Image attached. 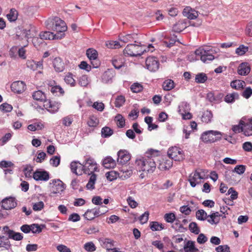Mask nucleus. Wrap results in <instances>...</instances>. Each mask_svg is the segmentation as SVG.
Here are the masks:
<instances>
[{
  "instance_id": "0e129e2a",
  "label": "nucleus",
  "mask_w": 252,
  "mask_h": 252,
  "mask_svg": "<svg viewBox=\"0 0 252 252\" xmlns=\"http://www.w3.org/2000/svg\"><path fill=\"white\" fill-rule=\"evenodd\" d=\"M50 164L55 167H57L60 163V157L58 156L53 157L50 160Z\"/></svg>"
},
{
  "instance_id": "cd10ccee",
  "label": "nucleus",
  "mask_w": 252,
  "mask_h": 252,
  "mask_svg": "<svg viewBox=\"0 0 252 252\" xmlns=\"http://www.w3.org/2000/svg\"><path fill=\"white\" fill-rule=\"evenodd\" d=\"M114 77V72L112 70H108L104 72L102 76V79L103 82L107 83L112 80Z\"/></svg>"
},
{
  "instance_id": "f257e3e1",
  "label": "nucleus",
  "mask_w": 252,
  "mask_h": 252,
  "mask_svg": "<svg viewBox=\"0 0 252 252\" xmlns=\"http://www.w3.org/2000/svg\"><path fill=\"white\" fill-rule=\"evenodd\" d=\"M158 151L153 149L149 150L146 153V156L136 160L138 169L146 173H153L156 168L155 154Z\"/></svg>"
},
{
  "instance_id": "09e8293b",
  "label": "nucleus",
  "mask_w": 252,
  "mask_h": 252,
  "mask_svg": "<svg viewBox=\"0 0 252 252\" xmlns=\"http://www.w3.org/2000/svg\"><path fill=\"white\" fill-rule=\"evenodd\" d=\"M245 124V122L241 120L239 122V125L233 126L232 127V130L235 133H239L240 132H243L244 129V125Z\"/></svg>"
},
{
  "instance_id": "9d476101",
  "label": "nucleus",
  "mask_w": 252,
  "mask_h": 252,
  "mask_svg": "<svg viewBox=\"0 0 252 252\" xmlns=\"http://www.w3.org/2000/svg\"><path fill=\"white\" fill-rule=\"evenodd\" d=\"M119 40L124 43L132 42L140 44L139 38L138 34L135 33L127 34L126 35L121 34L119 35Z\"/></svg>"
},
{
  "instance_id": "e2e57ef3",
  "label": "nucleus",
  "mask_w": 252,
  "mask_h": 252,
  "mask_svg": "<svg viewBox=\"0 0 252 252\" xmlns=\"http://www.w3.org/2000/svg\"><path fill=\"white\" fill-rule=\"evenodd\" d=\"M217 252H230V248L227 245H220L216 248Z\"/></svg>"
},
{
  "instance_id": "5701e85b",
  "label": "nucleus",
  "mask_w": 252,
  "mask_h": 252,
  "mask_svg": "<svg viewBox=\"0 0 252 252\" xmlns=\"http://www.w3.org/2000/svg\"><path fill=\"white\" fill-rule=\"evenodd\" d=\"M99 242L101 246L108 251L114 246V241L109 238H100Z\"/></svg>"
},
{
  "instance_id": "4468645a",
  "label": "nucleus",
  "mask_w": 252,
  "mask_h": 252,
  "mask_svg": "<svg viewBox=\"0 0 252 252\" xmlns=\"http://www.w3.org/2000/svg\"><path fill=\"white\" fill-rule=\"evenodd\" d=\"M44 107L49 112L55 113L58 111L59 104L55 101L45 100L44 102Z\"/></svg>"
},
{
  "instance_id": "79ce46f5",
  "label": "nucleus",
  "mask_w": 252,
  "mask_h": 252,
  "mask_svg": "<svg viewBox=\"0 0 252 252\" xmlns=\"http://www.w3.org/2000/svg\"><path fill=\"white\" fill-rule=\"evenodd\" d=\"M117 125L119 127H123L125 126V119L121 114H118L115 118Z\"/></svg>"
},
{
  "instance_id": "69168bd1",
  "label": "nucleus",
  "mask_w": 252,
  "mask_h": 252,
  "mask_svg": "<svg viewBox=\"0 0 252 252\" xmlns=\"http://www.w3.org/2000/svg\"><path fill=\"white\" fill-rule=\"evenodd\" d=\"M252 95V89L251 87H247L242 93V96L245 98H249Z\"/></svg>"
},
{
  "instance_id": "603ef678",
  "label": "nucleus",
  "mask_w": 252,
  "mask_h": 252,
  "mask_svg": "<svg viewBox=\"0 0 252 252\" xmlns=\"http://www.w3.org/2000/svg\"><path fill=\"white\" fill-rule=\"evenodd\" d=\"M189 229L192 232L195 234H198L200 232V229L197 224L195 222L190 223L189 225Z\"/></svg>"
},
{
  "instance_id": "b1692460",
  "label": "nucleus",
  "mask_w": 252,
  "mask_h": 252,
  "mask_svg": "<svg viewBox=\"0 0 252 252\" xmlns=\"http://www.w3.org/2000/svg\"><path fill=\"white\" fill-rule=\"evenodd\" d=\"M53 65L57 72H62L64 68V63L60 58H56L53 61Z\"/></svg>"
},
{
  "instance_id": "2f4dec72",
  "label": "nucleus",
  "mask_w": 252,
  "mask_h": 252,
  "mask_svg": "<svg viewBox=\"0 0 252 252\" xmlns=\"http://www.w3.org/2000/svg\"><path fill=\"white\" fill-rule=\"evenodd\" d=\"M18 14L17 11L14 8H12L9 13L6 15V17L9 21L14 22L17 20Z\"/></svg>"
},
{
  "instance_id": "7c9ffc66",
  "label": "nucleus",
  "mask_w": 252,
  "mask_h": 252,
  "mask_svg": "<svg viewBox=\"0 0 252 252\" xmlns=\"http://www.w3.org/2000/svg\"><path fill=\"white\" fill-rule=\"evenodd\" d=\"M86 55L90 60L97 62V52L95 50L93 49H88L86 51Z\"/></svg>"
},
{
  "instance_id": "a878e982",
  "label": "nucleus",
  "mask_w": 252,
  "mask_h": 252,
  "mask_svg": "<svg viewBox=\"0 0 252 252\" xmlns=\"http://www.w3.org/2000/svg\"><path fill=\"white\" fill-rule=\"evenodd\" d=\"M250 67L247 63H242L239 66L238 73L241 75H246L250 72Z\"/></svg>"
},
{
  "instance_id": "6e6d98bb",
  "label": "nucleus",
  "mask_w": 252,
  "mask_h": 252,
  "mask_svg": "<svg viewBox=\"0 0 252 252\" xmlns=\"http://www.w3.org/2000/svg\"><path fill=\"white\" fill-rule=\"evenodd\" d=\"M89 84L88 77L87 75H82L79 80V84L82 87H86Z\"/></svg>"
},
{
  "instance_id": "0eeeda50",
  "label": "nucleus",
  "mask_w": 252,
  "mask_h": 252,
  "mask_svg": "<svg viewBox=\"0 0 252 252\" xmlns=\"http://www.w3.org/2000/svg\"><path fill=\"white\" fill-rule=\"evenodd\" d=\"M50 184H52L51 187V193L56 194L63 192L65 189L64 184L60 180H53Z\"/></svg>"
},
{
  "instance_id": "f3484780",
  "label": "nucleus",
  "mask_w": 252,
  "mask_h": 252,
  "mask_svg": "<svg viewBox=\"0 0 252 252\" xmlns=\"http://www.w3.org/2000/svg\"><path fill=\"white\" fill-rule=\"evenodd\" d=\"M203 179L204 178L200 175V173L197 170H195L193 173L190 174L188 181L190 183V186L194 188L196 186V184L200 183L199 182L197 181V180Z\"/></svg>"
},
{
  "instance_id": "f03ea898",
  "label": "nucleus",
  "mask_w": 252,
  "mask_h": 252,
  "mask_svg": "<svg viewBox=\"0 0 252 252\" xmlns=\"http://www.w3.org/2000/svg\"><path fill=\"white\" fill-rule=\"evenodd\" d=\"M45 25L47 29L56 31V34L64 33L67 29L66 23L58 17L49 18L45 22Z\"/></svg>"
},
{
  "instance_id": "864d4df0",
  "label": "nucleus",
  "mask_w": 252,
  "mask_h": 252,
  "mask_svg": "<svg viewBox=\"0 0 252 252\" xmlns=\"http://www.w3.org/2000/svg\"><path fill=\"white\" fill-rule=\"evenodd\" d=\"M248 51V47L245 46L243 45H241L236 49L235 52L238 55L242 56L244 55Z\"/></svg>"
},
{
  "instance_id": "680f3d73",
  "label": "nucleus",
  "mask_w": 252,
  "mask_h": 252,
  "mask_svg": "<svg viewBox=\"0 0 252 252\" xmlns=\"http://www.w3.org/2000/svg\"><path fill=\"white\" fill-rule=\"evenodd\" d=\"M31 231L33 233H39L41 232L42 228L38 224H32L31 225Z\"/></svg>"
},
{
  "instance_id": "37998d69",
  "label": "nucleus",
  "mask_w": 252,
  "mask_h": 252,
  "mask_svg": "<svg viewBox=\"0 0 252 252\" xmlns=\"http://www.w3.org/2000/svg\"><path fill=\"white\" fill-rule=\"evenodd\" d=\"M96 176L95 174H93L90 177V180L86 185L88 189H93L94 188V184L96 181Z\"/></svg>"
},
{
  "instance_id": "412c9836",
  "label": "nucleus",
  "mask_w": 252,
  "mask_h": 252,
  "mask_svg": "<svg viewBox=\"0 0 252 252\" xmlns=\"http://www.w3.org/2000/svg\"><path fill=\"white\" fill-rule=\"evenodd\" d=\"M102 165L105 168H113L116 166V162L111 157L108 156L103 159Z\"/></svg>"
},
{
  "instance_id": "c85d7f7f",
  "label": "nucleus",
  "mask_w": 252,
  "mask_h": 252,
  "mask_svg": "<svg viewBox=\"0 0 252 252\" xmlns=\"http://www.w3.org/2000/svg\"><path fill=\"white\" fill-rule=\"evenodd\" d=\"M185 252H194L198 251V249L194 246V243L193 241H188L184 247Z\"/></svg>"
},
{
  "instance_id": "7ed1b4c3",
  "label": "nucleus",
  "mask_w": 252,
  "mask_h": 252,
  "mask_svg": "<svg viewBox=\"0 0 252 252\" xmlns=\"http://www.w3.org/2000/svg\"><path fill=\"white\" fill-rule=\"evenodd\" d=\"M140 44H129L124 50L125 56L130 57H137L142 55L146 51Z\"/></svg>"
},
{
  "instance_id": "ea45409f",
  "label": "nucleus",
  "mask_w": 252,
  "mask_h": 252,
  "mask_svg": "<svg viewBox=\"0 0 252 252\" xmlns=\"http://www.w3.org/2000/svg\"><path fill=\"white\" fill-rule=\"evenodd\" d=\"M23 237L21 233L15 232L13 230L10 231L9 232V239H12L16 241H20L23 239Z\"/></svg>"
},
{
  "instance_id": "2eb2a0df",
  "label": "nucleus",
  "mask_w": 252,
  "mask_h": 252,
  "mask_svg": "<svg viewBox=\"0 0 252 252\" xmlns=\"http://www.w3.org/2000/svg\"><path fill=\"white\" fill-rule=\"evenodd\" d=\"M33 178L36 181H47L49 179V174L46 171L37 170L33 173Z\"/></svg>"
},
{
  "instance_id": "aec40b11",
  "label": "nucleus",
  "mask_w": 252,
  "mask_h": 252,
  "mask_svg": "<svg viewBox=\"0 0 252 252\" xmlns=\"http://www.w3.org/2000/svg\"><path fill=\"white\" fill-rule=\"evenodd\" d=\"M22 35L26 38H33L35 35V29L34 26H29L22 31Z\"/></svg>"
},
{
  "instance_id": "774afa93",
  "label": "nucleus",
  "mask_w": 252,
  "mask_h": 252,
  "mask_svg": "<svg viewBox=\"0 0 252 252\" xmlns=\"http://www.w3.org/2000/svg\"><path fill=\"white\" fill-rule=\"evenodd\" d=\"M149 213L148 211L145 212L139 217V220L141 223H145L147 222L149 219Z\"/></svg>"
},
{
  "instance_id": "dca6fc26",
  "label": "nucleus",
  "mask_w": 252,
  "mask_h": 252,
  "mask_svg": "<svg viewBox=\"0 0 252 252\" xmlns=\"http://www.w3.org/2000/svg\"><path fill=\"white\" fill-rule=\"evenodd\" d=\"M25 88L26 85L22 81L14 82L11 85V90L15 93L21 94L25 91Z\"/></svg>"
},
{
  "instance_id": "13d9d810",
  "label": "nucleus",
  "mask_w": 252,
  "mask_h": 252,
  "mask_svg": "<svg viewBox=\"0 0 252 252\" xmlns=\"http://www.w3.org/2000/svg\"><path fill=\"white\" fill-rule=\"evenodd\" d=\"M44 206V203L42 201H39L33 204L32 209L35 211H41Z\"/></svg>"
},
{
  "instance_id": "a19ab883",
  "label": "nucleus",
  "mask_w": 252,
  "mask_h": 252,
  "mask_svg": "<svg viewBox=\"0 0 252 252\" xmlns=\"http://www.w3.org/2000/svg\"><path fill=\"white\" fill-rule=\"evenodd\" d=\"M174 83L171 79L165 80L162 84V88L164 90L169 91L174 88Z\"/></svg>"
},
{
  "instance_id": "c03bdc74",
  "label": "nucleus",
  "mask_w": 252,
  "mask_h": 252,
  "mask_svg": "<svg viewBox=\"0 0 252 252\" xmlns=\"http://www.w3.org/2000/svg\"><path fill=\"white\" fill-rule=\"evenodd\" d=\"M88 126L90 127H95L99 124V120L96 117L91 116L87 122Z\"/></svg>"
},
{
  "instance_id": "e433bc0d",
  "label": "nucleus",
  "mask_w": 252,
  "mask_h": 252,
  "mask_svg": "<svg viewBox=\"0 0 252 252\" xmlns=\"http://www.w3.org/2000/svg\"><path fill=\"white\" fill-rule=\"evenodd\" d=\"M196 217L200 220H204L206 219H209L207 213L202 209L199 210L196 212Z\"/></svg>"
},
{
  "instance_id": "c756f323",
  "label": "nucleus",
  "mask_w": 252,
  "mask_h": 252,
  "mask_svg": "<svg viewBox=\"0 0 252 252\" xmlns=\"http://www.w3.org/2000/svg\"><path fill=\"white\" fill-rule=\"evenodd\" d=\"M245 85V82L243 81L236 80L231 82V87L236 90L243 89Z\"/></svg>"
},
{
  "instance_id": "3c124183",
  "label": "nucleus",
  "mask_w": 252,
  "mask_h": 252,
  "mask_svg": "<svg viewBox=\"0 0 252 252\" xmlns=\"http://www.w3.org/2000/svg\"><path fill=\"white\" fill-rule=\"evenodd\" d=\"M121 178L123 179L129 178L132 174V170L125 169V168L121 170Z\"/></svg>"
},
{
  "instance_id": "6e6552de",
  "label": "nucleus",
  "mask_w": 252,
  "mask_h": 252,
  "mask_svg": "<svg viewBox=\"0 0 252 252\" xmlns=\"http://www.w3.org/2000/svg\"><path fill=\"white\" fill-rule=\"evenodd\" d=\"M65 33L54 34L53 32L49 31H45L41 32L39 36L42 39L53 40L61 39L64 37Z\"/></svg>"
},
{
  "instance_id": "c9c22d12",
  "label": "nucleus",
  "mask_w": 252,
  "mask_h": 252,
  "mask_svg": "<svg viewBox=\"0 0 252 252\" xmlns=\"http://www.w3.org/2000/svg\"><path fill=\"white\" fill-rule=\"evenodd\" d=\"M208 79V77L204 73H199L196 75L195 81L197 83H204Z\"/></svg>"
},
{
  "instance_id": "9b49d317",
  "label": "nucleus",
  "mask_w": 252,
  "mask_h": 252,
  "mask_svg": "<svg viewBox=\"0 0 252 252\" xmlns=\"http://www.w3.org/2000/svg\"><path fill=\"white\" fill-rule=\"evenodd\" d=\"M159 62L154 57H149L146 60V65L148 70L151 71H156L159 67Z\"/></svg>"
},
{
  "instance_id": "49530a36",
  "label": "nucleus",
  "mask_w": 252,
  "mask_h": 252,
  "mask_svg": "<svg viewBox=\"0 0 252 252\" xmlns=\"http://www.w3.org/2000/svg\"><path fill=\"white\" fill-rule=\"evenodd\" d=\"M150 228L153 231L161 230L164 228L163 225L157 221H153L151 223Z\"/></svg>"
},
{
  "instance_id": "58836bf2",
  "label": "nucleus",
  "mask_w": 252,
  "mask_h": 252,
  "mask_svg": "<svg viewBox=\"0 0 252 252\" xmlns=\"http://www.w3.org/2000/svg\"><path fill=\"white\" fill-rule=\"evenodd\" d=\"M80 164H81V163H79V162L72 161L71 162L70 165V169H71L72 172L73 173H74L77 175H81L82 174V172L80 171V170H79V172H78L77 171V169H78V168L81 169V168L80 167V166L79 167L78 166V164H79L80 165ZM81 170H82L81 169Z\"/></svg>"
},
{
  "instance_id": "423d86ee",
  "label": "nucleus",
  "mask_w": 252,
  "mask_h": 252,
  "mask_svg": "<svg viewBox=\"0 0 252 252\" xmlns=\"http://www.w3.org/2000/svg\"><path fill=\"white\" fill-rule=\"evenodd\" d=\"M167 154L169 158L174 159L175 161H181L185 158L183 151L177 147H173L169 149Z\"/></svg>"
},
{
  "instance_id": "a18cd8bd",
  "label": "nucleus",
  "mask_w": 252,
  "mask_h": 252,
  "mask_svg": "<svg viewBox=\"0 0 252 252\" xmlns=\"http://www.w3.org/2000/svg\"><path fill=\"white\" fill-rule=\"evenodd\" d=\"M113 133V130L108 126H105L101 129V135L103 137L106 138L109 137L112 135Z\"/></svg>"
},
{
  "instance_id": "8fccbe9b",
  "label": "nucleus",
  "mask_w": 252,
  "mask_h": 252,
  "mask_svg": "<svg viewBox=\"0 0 252 252\" xmlns=\"http://www.w3.org/2000/svg\"><path fill=\"white\" fill-rule=\"evenodd\" d=\"M143 89L142 85L138 83H134L130 87L131 91L135 93L141 92Z\"/></svg>"
},
{
  "instance_id": "39448f33",
  "label": "nucleus",
  "mask_w": 252,
  "mask_h": 252,
  "mask_svg": "<svg viewBox=\"0 0 252 252\" xmlns=\"http://www.w3.org/2000/svg\"><path fill=\"white\" fill-rule=\"evenodd\" d=\"M80 167L84 171V173L89 175L94 174V172L97 168L96 162L91 157L87 158L84 163L80 164Z\"/></svg>"
},
{
  "instance_id": "1a4fd4ad",
  "label": "nucleus",
  "mask_w": 252,
  "mask_h": 252,
  "mask_svg": "<svg viewBox=\"0 0 252 252\" xmlns=\"http://www.w3.org/2000/svg\"><path fill=\"white\" fill-rule=\"evenodd\" d=\"M117 155V162L121 165L126 164L131 158L130 154L126 150H120Z\"/></svg>"
},
{
  "instance_id": "4d7b16f0",
  "label": "nucleus",
  "mask_w": 252,
  "mask_h": 252,
  "mask_svg": "<svg viewBox=\"0 0 252 252\" xmlns=\"http://www.w3.org/2000/svg\"><path fill=\"white\" fill-rule=\"evenodd\" d=\"M164 218L166 222L172 223L175 220V216L173 213H167L164 215Z\"/></svg>"
},
{
  "instance_id": "393cba45",
  "label": "nucleus",
  "mask_w": 252,
  "mask_h": 252,
  "mask_svg": "<svg viewBox=\"0 0 252 252\" xmlns=\"http://www.w3.org/2000/svg\"><path fill=\"white\" fill-rule=\"evenodd\" d=\"M243 132L246 136L252 135V119L249 120L244 125Z\"/></svg>"
},
{
  "instance_id": "473e14b6",
  "label": "nucleus",
  "mask_w": 252,
  "mask_h": 252,
  "mask_svg": "<svg viewBox=\"0 0 252 252\" xmlns=\"http://www.w3.org/2000/svg\"><path fill=\"white\" fill-rule=\"evenodd\" d=\"M33 98L36 100L45 101L46 96L44 93L41 91L34 92L32 94Z\"/></svg>"
},
{
  "instance_id": "f8f14e48",
  "label": "nucleus",
  "mask_w": 252,
  "mask_h": 252,
  "mask_svg": "<svg viewBox=\"0 0 252 252\" xmlns=\"http://www.w3.org/2000/svg\"><path fill=\"white\" fill-rule=\"evenodd\" d=\"M206 53L205 51H203L201 49H196L195 51V54L196 57L200 58L204 63H207L208 61H212L214 59L213 54H207Z\"/></svg>"
},
{
  "instance_id": "052dcab7",
  "label": "nucleus",
  "mask_w": 252,
  "mask_h": 252,
  "mask_svg": "<svg viewBox=\"0 0 252 252\" xmlns=\"http://www.w3.org/2000/svg\"><path fill=\"white\" fill-rule=\"evenodd\" d=\"M84 249L88 252H92L95 250V246L93 242H88L84 245Z\"/></svg>"
},
{
  "instance_id": "338daca9",
  "label": "nucleus",
  "mask_w": 252,
  "mask_h": 252,
  "mask_svg": "<svg viewBox=\"0 0 252 252\" xmlns=\"http://www.w3.org/2000/svg\"><path fill=\"white\" fill-rule=\"evenodd\" d=\"M73 122V119L71 117L66 116L63 119V124L66 126H69L71 125Z\"/></svg>"
},
{
  "instance_id": "5fc2aeb1",
  "label": "nucleus",
  "mask_w": 252,
  "mask_h": 252,
  "mask_svg": "<svg viewBox=\"0 0 252 252\" xmlns=\"http://www.w3.org/2000/svg\"><path fill=\"white\" fill-rule=\"evenodd\" d=\"M246 170V166L244 165H236L234 168V170L232 171V172H236V173L242 175L243 174Z\"/></svg>"
},
{
  "instance_id": "72a5a7b5",
  "label": "nucleus",
  "mask_w": 252,
  "mask_h": 252,
  "mask_svg": "<svg viewBox=\"0 0 252 252\" xmlns=\"http://www.w3.org/2000/svg\"><path fill=\"white\" fill-rule=\"evenodd\" d=\"M239 98V94L237 93H233L230 94H227L225 98V101L227 103L233 102L236 99Z\"/></svg>"
},
{
  "instance_id": "ddd939ff",
  "label": "nucleus",
  "mask_w": 252,
  "mask_h": 252,
  "mask_svg": "<svg viewBox=\"0 0 252 252\" xmlns=\"http://www.w3.org/2000/svg\"><path fill=\"white\" fill-rule=\"evenodd\" d=\"M1 203L2 208L5 210H11L17 206L15 198L12 197H7L3 199Z\"/></svg>"
},
{
  "instance_id": "4c0bfd02",
  "label": "nucleus",
  "mask_w": 252,
  "mask_h": 252,
  "mask_svg": "<svg viewBox=\"0 0 252 252\" xmlns=\"http://www.w3.org/2000/svg\"><path fill=\"white\" fill-rule=\"evenodd\" d=\"M126 102V98L124 95H120L116 97L115 101V106L116 107L120 108Z\"/></svg>"
},
{
  "instance_id": "f704fd0d",
  "label": "nucleus",
  "mask_w": 252,
  "mask_h": 252,
  "mask_svg": "<svg viewBox=\"0 0 252 252\" xmlns=\"http://www.w3.org/2000/svg\"><path fill=\"white\" fill-rule=\"evenodd\" d=\"M213 117V114L211 111L206 110L205 111L201 118L202 121L205 123H208L211 122Z\"/></svg>"
},
{
  "instance_id": "4be33fe9",
  "label": "nucleus",
  "mask_w": 252,
  "mask_h": 252,
  "mask_svg": "<svg viewBox=\"0 0 252 252\" xmlns=\"http://www.w3.org/2000/svg\"><path fill=\"white\" fill-rule=\"evenodd\" d=\"M222 216L218 212L212 213L208 215L209 219H207V221L211 224H218L220 221V217Z\"/></svg>"
},
{
  "instance_id": "bf43d9fd",
  "label": "nucleus",
  "mask_w": 252,
  "mask_h": 252,
  "mask_svg": "<svg viewBox=\"0 0 252 252\" xmlns=\"http://www.w3.org/2000/svg\"><path fill=\"white\" fill-rule=\"evenodd\" d=\"M12 106L6 103H3L0 105V109L5 112H9L12 110Z\"/></svg>"
},
{
  "instance_id": "6ab92c4d",
  "label": "nucleus",
  "mask_w": 252,
  "mask_h": 252,
  "mask_svg": "<svg viewBox=\"0 0 252 252\" xmlns=\"http://www.w3.org/2000/svg\"><path fill=\"white\" fill-rule=\"evenodd\" d=\"M183 14L184 16L187 17V19H195L198 16V12L193 10L190 7H186L184 8Z\"/></svg>"
},
{
  "instance_id": "a211bd4d",
  "label": "nucleus",
  "mask_w": 252,
  "mask_h": 252,
  "mask_svg": "<svg viewBox=\"0 0 252 252\" xmlns=\"http://www.w3.org/2000/svg\"><path fill=\"white\" fill-rule=\"evenodd\" d=\"M189 22L187 19L180 20L173 27V30L176 32H180L188 27V23Z\"/></svg>"
},
{
  "instance_id": "20e7f679",
  "label": "nucleus",
  "mask_w": 252,
  "mask_h": 252,
  "mask_svg": "<svg viewBox=\"0 0 252 252\" xmlns=\"http://www.w3.org/2000/svg\"><path fill=\"white\" fill-rule=\"evenodd\" d=\"M221 133L218 131L209 130L201 135V139L205 143H213L221 139Z\"/></svg>"
},
{
  "instance_id": "de8ad7c7",
  "label": "nucleus",
  "mask_w": 252,
  "mask_h": 252,
  "mask_svg": "<svg viewBox=\"0 0 252 252\" xmlns=\"http://www.w3.org/2000/svg\"><path fill=\"white\" fill-rule=\"evenodd\" d=\"M65 82L69 84L71 86L74 87L76 84V82L74 79L73 78L72 74L68 73L64 78Z\"/></svg>"
},
{
  "instance_id": "bb28decb",
  "label": "nucleus",
  "mask_w": 252,
  "mask_h": 252,
  "mask_svg": "<svg viewBox=\"0 0 252 252\" xmlns=\"http://www.w3.org/2000/svg\"><path fill=\"white\" fill-rule=\"evenodd\" d=\"M112 63L114 67L116 69H120L124 65V63L122 58L115 57L112 60Z\"/></svg>"
}]
</instances>
